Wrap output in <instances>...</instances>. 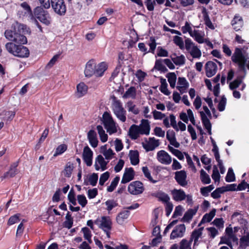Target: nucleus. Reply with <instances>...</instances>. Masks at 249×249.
Returning <instances> with one entry per match:
<instances>
[{
  "label": "nucleus",
  "mask_w": 249,
  "mask_h": 249,
  "mask_svg": "<svg viewBox=\"0 0 249 249\" xmlns=\"http://www.w3.org/2000/svg\"><path fill=\"white\" fill-rule=\"evenodd\" d=\"M110 100H111V108L114 115L121 122H125L126 112L123 107L121 101L114 95L111 96Z\"/></svg>",
  "instance_id": "nucleus-1"
},
{
  "label": "nucleus",
  "mask_w": 249,
  "mask_h": 249,
  "mask_svg": "<svg viewBox=\"0 0 249 249\" xmlns=\"http://www.w3.org/2000/svg\"><path fill=\"white\" fill-rule=\"evenodd\" d=\"M232 61L237 63L239 69L243 72H246V66L249 70V58L245 55L241 49L236 48L231 57Z\"/></svg>",
  "instance_id": "nucleus-2"
},
{
  "label": "nucleus",
  "mask_w": 249,
  "mask_h": 249,
  "mask_svg": "<svg viewBox=\"0 0 249 249\" xmlns=\"http://www.w3.org/2000/svg\"><path fill=\"white\" fill-rule=\"evenodd\" d=\"M7 51L14 55L18 57H28L30 54L28 49L22 45H17L12 42H8L5 44Z\"/></svg>",
  "instance_id": "nucleus-3"
},
{
  "label": "nucleus",
  "mask_w": 249,
  "mask_h": 249,
  "mask_svg": "<svg viewBox=\"0 0 249 249\" xmlns=\"http://www.w3.org/2000/svg\"><path fill=\"white\" fill-rule=\"evenodd\" d=\"M102 121L105 128L109 134L117 132V129L116 123L111 114L108 112H105L103 114Z\"/></svg>",
  "instance_id": "nucleus-4"
},
{
  "label": "nucleus",
  "mask_w": 249,
  "mask_h": 249,
  "mask_svg": "<svg viewBox=\"0 0 249 249\" xmlns=\"http://www.w3.org/2000/svg\"><path fill=\"white\" fill-rule=\"evenodd\" d=\"M35 16L41 22L48 25L50 23L51 18L47 11L44 10L41 6L36 7L34 10Z\"/></svg>",
  "instance_id": "nucleus-5"
},
{
  "label": "nucleus",
  "mask_w": 249,
  "mask_h": 249,
  "mask_svg": "<svg viewBox=\"0 0 249 249\" xmlns=\"http://www.w3.org/2000/svg\"><path fill=\"white\" fill-rule=\"evenodd\" d=\"M185 48L194 58H199L201 56L200 49L195 45L191 39L188 38L185 41Z\"/></svg>",
  "instance_id": "nucleus-6"
},
{
  "label": "nucleus",
  "mask_w": 249,
  "mask_h": 249,
  "mask_svg": "<svg viewBox=\"0 0 249 249\" xmlns=\"http://www.w3.org/2000/svg\"><path fill=\"white\" fill-rule=\"evenodd\" d=\"M51 4L54 12L60 16H63L66 12V6L64 0H51Z\"/></svg>",
  "instance_id": "nucleus-7"
},
{
  "label": "nucleus",
  "mask_w": 249,
  "mask_h": 249,
  "mask_svg": "<svg viewBox=\"0 0 249 249\" xmlns=\"http://www.w3.org/2000/svg\"><path fill=\"white\" fill-rule=\"evenodd\" d=\"M25 32H27L26 26L24 25H19L16 34L14 42L21 44H26L27 42V39L24 36Z\"/></svg>",
  "instance_id": "nucleus-8"
},
{
  "label": "nucleus",
  "mask_w": 249,
  "mask_h": 249,
  "mask_svg": "<svg viewBox=\"0 0 249 249\" xmlns=\"http://www.w3.org/2000/svg\"><path fill=\"white\" fill-rule=\"evenodd\" d=\"M144 190L142 183L138 181L131 182L128 187V192L132 195H137L142 194Z\"/></svg>",
  "instance_id": "nucleus-9"
},
{
  "label": "nucleus",
  "mask_w": 249,
  "mask_h": 249,
  "mask_svg": "<svg viewBox=\"0 0 249 249\" xmlns=\"http://www.w3.org/2000/svg\"><path fill=\"white\" fill-rule=\"evenodd\" d=\"M157 158L158 160L161 164L169 165L172 162V158L164 150H160L157 153Z\"/></svg>",
  "instance_id": "nucleus-10"
},
{
  "label": "nucleus",
  "mask_w": 249,
  "mask_h": 249,
  "mask_svg": "<svg viewBox=\"0 0 249 249\" xmlns=\"http://www.w3.org/2000/svg\"><path fill=\"white\" fill-rule=\"evenodd\" d=\"M186 231L184 224H180L177 226L172 231L170 234V239H175L177 238H181L183 236Z\"/></svg>",
  "instance_id": "nucleus-11"
},
{
  "label": "nucleus",
  "mask_w": 249,
  "mask_h": 249,
  "mask_svg": "<svg viewBox=\"0 0 249 249\" xmlns=\"http://www.w3.org/2000/svg\"><path fill=\"white\" fill-rule=\"evenodd\" d=\"M186 178L187 174L184 170L177 171L175 173V179L180 186L184 187L187 185Z\"/></svg>",
  "instance_id": "nucleus-12"
},
{
  "label": "nucleus",
  "mask_w": 249,
  "mask_h": 249,
  "mask_svg": "<svg viewBox=\"0 0 249 249\" xmlns=\"http://www.w3.org/2000/svg\"><path fill=\"white\" fill-rule=\"evenodd\" d=\"M203 230V228L201 227L197 230H194L192 232L190 240H189V241L190 242L191 244H192L193 241H194V246L198 245L199 244V239L202 238Z\"/></svg>",
  "instance_id": "nucleus-13"
},
{
  "label": "nucleus",
  "mask_w": 249,
  "mask_h": 249,
  "mask_svg": "<svg viewBox=\"0 0 249 249\" xmlns=\"http://www.w3.org/2000/svg\"><path fill=\"white\" fill-rule=\"evenodd\" d=\"M205 69L206 76L208 77H211L216 73L217 67L215 63L210 61L205 64Z\"/></svg>",
  "instance_id": "nucleus-14"
},
{
  "label": "nucleus",
  "mask_w": 249,
  "mask_h": 249,
  "mask_svg": "<svg viewBox=\"0 0 249 249\" xmlns=\"http://www.w3.org/2000/svg\"><path fill=\"white\" fill-rule=\"evenodd\" d=\"M18 162L16 161L12 164L8 171L5 173L4 175L0 177V181L3 180L4 178H13L18 173L17 167L18 166Z\"/></svg>",
  "instance_id": "nucleus-15"
},
{
  "label": "nucleus",
  "mask_w": 249,
  "mask_h": 249,
  "mask_svg": "<svg viewBox=\"0 0 249 249\" xmlns=\"http://www.w3.org/2000/svg\"><path fill=\"white\" fill-rule=\"evenodd\" d=\"M83 159L86 163L87 165L90 166L92 163L93 152L88 146L84 148L83 152Z\"/></svg>",
  "instance_id": "nucleus-16"
},
{
  "label": "nucleus",
  "mask_w": 249,
  "mask_h": 249,
  "mask_svg": "<svg viewBox=\"0 0 249 249\" xmlns=\"http://www.w3.org/2000/svg\"><path fill=\"white\" fill-rule=\"evenodd\" d=\"M96 65V63L93 60H90L87 63L84 71L86 77H90L94 75Z\"/></svg>",
  "instance_id": "nucleus-17"
},
{
  "label": "nucleus",
  "mask_w": 249,
  "mask_h": 249,
  "mask_svg": "<svg viewBox=\"0 0 249 249\" xmlns=\"http://www.w3.org/2000/svg\"><path fill=\"white\" fill-rule=\"evenodd\" d=\"M107 162L106 161L103 157L99 155L95 159V168L96 170H99L101 168L102 171H104L107 169Z\"/></svg>",
  "instance_id": "nucleus-18"
},
{
  "label": "nucleus",
  "mask_w": 249,
  "mask_h": 249,
  "mask_svg": "<svg viewBox=\"0 0 249 249\" xmlns=\"http://www.w3.org/2000/svg\"><path fill=\"white\" fill-rule=\"evenodd\" d=\"M134 172L132 168H126L123 176L121 183H126L134 178Z\"/></svg>",
  "instance_id": "nucleus-19"
},
{
  "label": "nucleus",
  "mask_w": 249,
  "mask_h": 249,
  "mask_svg": "<svg viewBox=\"0 0 249 249\" xmlns=\"http://www.w3.org/2000/svg\"><path fill=\"white\" fill-rule=\"evenodd\" d=\"M173 198L176 201H181L186 198L185 192L181 189H174L171 192Z\"/></svg>",
  "instance_id": "nucleus-20"
},
{
  "label": "nucleus",
  "mask_w": 249,
  "mask_h": 249,
  "mask_svg": "<svg viewBox=\"0 0 249 249\" xmlns=\"http://www.w3.org/2000/svg\"><path fill=\"white\" fill-rule=\"evenodd\" d=\"M112 222L110 218L107 216H102L101 217V222L100 223L99 228L103 231H107L111 230Z\"/></svg>",
  "instance_id": "nucleus-21"
},
{
  "label": "nucleus",
  "mask_w": 249,
  "mask_h": 249,
  "mask_svg": "<svg viewBox=\"0 0 249 249\" xmlns=\"http://www.w3.org/2000/svg\"><path fill=\"white\" fill-rule=\"evenodd\" d=\"M190 242L186 239H182L179 243V246L175 244L171 246L170 249H191Z\"/></svg>",
  "instance_id": "nucleus-22"
},
{
  "label": "nucleus",
  "mask_w": 249,
  "mask_h": 249,
  "mask_svg": "<svg viewBox=\"0 0 249 249\" xmlns=\"http://www.w3.org/2000/svg\"><path fill=\"white\" fill-rule=\"evenodd\" d=\"M88 138L89 143L92 147L95 148L98 145V141L97 134L93 130H90L88 133Z\"/></svg>",
  "instance_id": "nucleus-23"
},
{
  "label": "nucleus",
  "mask_w": 249,
  "mask_h": 249,
  "mask_svg": "<svg viewBox=\"0 0 249 249\" xmlns=\"http://www.w3.org/2000/svg\"><path fill=\"white\" fill-rule=\"evenodd\" d=\"M138 126H140L142 135L145 134L148 135L149 134L150 126L148 120L142 119L141 124Z\"/></svg>",
  "instance_id": "nucleus-24"
},
{
  "label": "nucleus",
  "mask_w": 249,
  "mask_h": 249,
  "mask_svg": "<svg viewBox=\"0 0 249 249\" xmlns=\"http://www.w3.org/2000/svg\"><path fill=\"white\" fill-rule=\"evenodd\" d=\"M128 133L131 139L134 140L137 139L140 134H141L140 126L136 124L132 125L129 129Z\"/></svg>",
  "instance_id": "nucleus-25"
},
{
  "label": "nucleus",
  "mask_w": 249,
  "mask_h": 249,
  "mask_svg": "<svg viewBox=\"0 0 249 249\" xmlns=\"http://www.w3.org/2000/svg\"><path fill=\"white\" fill-rule=\"evenodd\" d=\"M200 114L202 123L205 128L207 130L209 135L212 134L211 127L212 125L209 118L203 111H200Z\"/></svg>",
  "instance_id": "nucleus-26"
},
{
  "label": "nucleus",
  "mask_w": 249,
  "mask_h": 249,
  "mask_svg": "<svg viewBox=\"0 0 249 249\" xmlns=\"http://www.w3.org/2000/svg\"><path fill=\"white\" fill-rule=\"evenodd\" d=\"M231 25L233 29L238 31L243 26V20L241 17L236 16L231 21Z\"/></svg>",
  "instance_id": "nucleus-27"
},
{
  "label": "nucleus",
  "mask_w": 249,
  "mask_h": 249,
  "mask_svg": "<svg viewBox=\"0 0 249 249\" xmlns=\"http://www.w3.org/2000/svg\"><path fill=\"white\" fill-rule=\"evenodd\" d=\"M130 212L128 210H124L119 213L116 217L117 222L120 225H123L128 218Z\"/></svg>",
  "instance_id": "nucleus-28"
},
{
  "label": "nucleus",
  "mask_w": 249,
  "mask_h": 249,
  "mask_svg": "<svg viewBox=\"0 0 249 249\" xmlns=\"http://www.w3.org/2000/svg\"><path fill=\"white\" fill-rule=\"evenodd\" d=\"M170 57L174 63L177 66L183 65L185 63V57L183 54L177 56L176 53H173L170 56Z\"/></svg>",
  "instance_id": "nucleus-29"
},
{
  "label": "nucleus",
  "mask_w": 249,
  "mask_h": 249,
  "mask_svg": "<svg viewBox=\"0 0 249 249\" xmlns=\"http://www.w3.org/2000/svg\"><path fill=\"white\" fill-rule=\"evenodd\" d=\"M107 69V65L105 62H101L96 65L94 75L96 77L102 76Z\"/></svg>",
  "instance_id": "nucleus-30"
},
{
  "label": "nucleus",
  "mask_w": 249,
  "mask_h": 249,
  "mask_svg": "<svg viewBox=\"0 0 249 249\" xmlns=\"http://www.w3.org/2000/svg\"><path fill=\"white\" fill-rule=\"evenodd\" d=\"M202 13L203 15V18L205 22V25L211 29H214V26L211 22V20L209 18L207 10L206 8L203 7L202 8Z\"/></svg>",
  "instance_id": "nucleus-31"
},
{
  "label": "nucleus",
  "mask_w": 249,
  "mask_h": 249,
  "mask_svg": "<svg viewBox=\"0 0 249 249\" xmlns=\"http://www.w3.org/2000/svg\"><path fill=\"white\" fill-rule=\"evenodd\" d=\"M87 91L88 87L84 83H80L77 86V91L75 95L76 97L80 98L85 95Z\"/></svg>",
  "instance_id": "nucleus-32"
},
{
  "label": "nucleus",
  "mask_w": 249,
  "mask_h": 249,
  "mask_svg": "<svg viewBox=\"0 0 249 249\" xmlns=\"http://www.w3.org/2000/svg\"><path fill=\"white\" fill-rule=\"evenodd\" d=\"M188 83L184 77L178 78L177 89L181 93L184 92L185 89L188 87Z\"/></svg>",
  "instance_id": "nucleus-33"
},
{
  "label": "nucleus",
  "mask_w": 249,
  "mask_h": 249,
  "mask_svg": "<svg viewBox=\"0 0 249 249\" xmlns=\"http://www.w3.org/2000/svg\"><path fill=\"white\" fill-rule=\"evenodd\" d=\"M216 210L215 209H213L209 213H206L201 219L200 223L198 224V226H200L202 224L205 223V222H210L213 218L215 214Z\"/></svg>",
  "instance_id": "nucleus-34"
},
{
  "label": "nucleus",
  "mask_w": 249,
  "mask_h": 249,
  "mask_svg": "<svg viewBox=\"0 0 249 249\" xmlns=\"http://www.w3.org/2000/svg\"><path fill=\"white\" fill-rule=\"evenodd\" d=\"M129 156L132 165H136L139 163V153L137 150H130L129 151Z\"/></svg>",
  "instance_id": "nucleus-35"
},
{
  "label": "nucleus",
  "mask_w": 249,
  "mask_h": 249,
  "mask_svg": "<svg viewBox=\"0 0 249 249\" xmlns=\"http://www.w3.org/2000/svg\"><path fill=\"white\" fill-rule=\"evenodd\" d=\"M198 209V206L194 209H190L188 210L184 214L183 219L184 221H188L190 220L193 217V216L196 214L197 212Z\"/></svg>",
  "instance_id": "nucleus-36"
},
{
  "label": "nucleus",
  "mask_w": 249,
  "mask_h": 249,
  "mask_svg": "<svg viewBox=\"0 0 249 249\" xmlns=\"http://www.w3.org/2000/svg\"><path fill=\"white\" fill-rule=\"evenodd\" d=\"M136 89L134 87H130L127 91L123 95V97L124 98H131L135 99L136 97Z\"/></svg>",
  "instance_id": "nucleus-37"
},
{
  "label": "nucleus",
  "mask_w": 249,
  "mask_h": 249,
  "mask_svg": "<svg viewBox=\"0 0 249 249\" xmlns=\"http://www.w3.org/2000/svg\"><path fill=\"white\" fill-rule=\"evenodd\" d=\"M97 130L99 135L100 140L103 142H106L107 140V135L105 133V130L103 129L101 125L97 126Z\"/></svg>",
  "instance_id": "nucleus-38"
},
{
  "label": "nucleus",
  "mask_w": 249,
  "mask_h": 249,
  "mask_svg": "<svg viewBox=\"0 0 249 249\" xmlns=\"http://www.w3.org/2000/svg\"><path fill=\"white\" fill-rule=\"evenodd\" d=\"M190 36L199 43H202L204 42L203 36L198 31L194 30Z\"/></svg>",
  "instance_id": "nucleus-39"
},
{
  "label": "nucleus",
  "mask_w": 249,
  "mask_h": 249,
  "mask_svg": "<svg viewBox=\"0 0 249 249\" xmlns=\"http://www.w3.org/2000/svg\"><path fill=\"white\" fill-rule=\"evenodd\" d=\"M73 169V164L71 162H68L64 168V174L65 177L67 178H70L72 173V171Z\"/></svg>",
  "instance_id": "nucleus-40"
},
{
  "label": "nucleus",
  "mask_w": 249,
  "mask_h": 249,
  "mask_svg": "<svg viewBox=\"0 0 249 249\" xmlns=\"http://www.w3.org/2000/svg\"><path fill=\"white\" fill-rule=\"evenodd\" d=\"M166 77L168 78L171 87L175 88L177 80L176 74L174 72H169L167 74Z\"/></svg>",
  "instance_id": "nucleus-41"
},
{
  "label": "nucleus",
  "mask_w": 249,
  "mask_h": 249,
  "mask_svg": "<svg viewBox=\"0 0 249 249\" xmlns=\"http://www.w3.org/2000/svg\"><path fill=\"white\" fill-rule=\"evenodd\" d=\"M163 59H158L155 62L154 69L162 71H167V69L165 66L163 64Z\"/></svg>",
  "instance_id": "nucleus-42"
},
{
  "label": "nucleus",
  "mask_w": 249,
  "mask_h": 249,
  "mask_svg": "<svg viewBox=\"0 0 249 249\" xmlns=\"http://www.w3.org/2000/svg\"><path fill=\"white\" fill-rule=\"evenodd\" d=\"M17 31V30L16 28L14 30H6L4 33L5 37L9 40L14 42Z\"/></svg>",
  "instance_id": "nucleus-43"
},
{
  "label": "nucleus",
  "mask_w": 249,
  "mask_h": 249,
  "mask_svg": "<svg viewBox=\"0 0 249 249\" xmlns=\"http://www.w3.org/2000/svg\"><path fill=\"white\" fill-rule=\"evenodd\" d=\"M126 106L129 112H131L134 114H138L139 113V109L136 107L135 105L131 101H128L126 103Z\"/></svg>",
  "instance_id": "nucleus-44"
},
{
  "label": "nucleus",
  "mask_w": 249,
  "mask_h": 249,
  "mask_svg": "<svg viewBox=\"0 0 249 249\" xmlns=\"http://www.w3.org/2000/svg\"><path fill=\"white\" fill-rule=\"evenodd\" d=\"M200 179L204 184H209L211 181L209 176L203 169H201L200 171Z\"/></svg>",
  "instance_id": "nucleus-45"
},
{
  "label": "nucleus",
  "mask_w": 249,
  "mask_h": 249,
  "mask_svg": "<svg viewBox=\"0 0 249 249\" xmlns=\"http://www.w3.org/2000/svg\"><path fill=\"white\" fill-rule=\"evenodd\" d=\"M82 231L83 232L85 239L87 240L89 243H91L92 242L91 234L89 229L87 227H84L82 229Z\"/></svg>",
  "instance_id": "nucleus-46"
},
{
  "label": "nucleus",
  "mask_w": 249,
  "mask_h": 249,
  "mask_svg": "<svg viewBox=\"0 0 249 249\" xmlns=\"http://www.w3.org/2000/svg\"><path fill=\"white\" fill-rule=\"evenodd\" d=\"M119 180L120 178L119 177H116L111 181L110 185L107 187V191L108 192H112L117 186Z\"/></svg>",
  "instance_id": "nucleus-47"
},
{
  "label": "nucleus",
  "mask_w": 249,
  "mask_h": 249,
  "mask_svg": "<svg viewBox=\"0 0 249 249\" xmlns=\"http://www.w3.org/2000/svg\"><path fill=\"white\" fill-rule=\"evenodd\" d=\"M249 246V233L244 235L240 239V246L246 248Z\"/></svg>",
  "instance_id": "nucleus-48"
},
{
  "label": "nucleus",
  "mask_w": 249,
  "mask_h": 249,
  "mask_svg": "<svg viewBox=\"0 0 249 249\" xmlns=\"http://www.w3.org/2000/svg\"><path fill=\"white\" fill-rule=\"evenodd\" d=\"M212 178L215 181V182H219L220 176L216 165H214L213 167V174L212 175Z\"/></svg>",
  "instance_id": "nucleus-49"
},
{
  "label": "nucleus",
  "mask_w": 249,
  "mask_h": 249,
  "mask_svg": "<svg viewBox=\"0 0 249 249\" xmlns=\"http://www.w3.org/2000/svg\"><path fill=\"white\" fill-rule=\"evenodd\" d=\"M225 179L227 182H232L235 180L234 174L231 168L229 169Z\"/></svg>",
  "instance_id": "nucleus-50"
},
{
  "label": "nucleus",
  "mask_w": 249,
  "mask_h": 249,
  "mask_svg": "<svg viewBox=\"0 0 249 249\" xmlns=\"http://www.w3.org/2000/svg\"><path fill=\"white\" fill-rule=\"evenodd\" d=\"M213 189H214L213 185H210L207 187H202L200 189V192L203 196H207L208 195L209 193H210Z\"/></svg>",
  "instance_id": "nucleus-51"
},
{
  "label": "nucleus",
  "mask_w": 249,
  "mask_h": 249,
  "mask_svg": "<svg viewBox=\"0 0 249 249\" xmlns=\"http://www.w3.org/2000/svg\"><path fill=\"white\" fill-rule=\"evenodd\" d=\"M105 204L107 206V209L108 212L118 205L117 202L114 200H108L105 202Z\"/></svg>",
  "instance_id": "nucleus-52"
},
{
  "label": "nucleus",
  "mask_w": 249,
  "mask_h": 249,
  "mask_svg": "<svg viewBox=\"0 0 249 249\" xmlns=\"http://www.w3.org/2000/svg\"><path fill=\"white\" fill-rule=\"evenodd\" d=\"M19 216L20 214L19 213H17L13 216H11L8 221L7 224L8 225H12L15 223H17L19 221Z\"/></svg>",
  "instance_id": "nucleus-53"
},
{
  "label": "nucleus",
  "mask_w": 249,
  "mask_h": 249,
  "mask_svg": "<svg viewBox=\"0 0 249 249\" xmlns=\"http://www.w3.org/2000/svg\"><path fill=\"white\" fill-rule=\"evenodd\" d=\"M173 41L174 43L178 46L180 49H182L184 48V42L182 38L179 36H175L174 37Z\"/></svg>",
  "instance_id": "nucleus-54"
},
{
  "label": "nucleus",
  "mask_w": 249,
  "mask_h": 249,
  "mask_svg": "<svg viewBox=\"0 0 249 249\" xmlns=\"http://www.w3.org/2000/svg\"><path fill=\"white\" fill-rule=\"evenodd\" d=\"M142 171L145 177L147 178L149 181L153 183H155L156 182L155 180H153L152 176H151L150 172L147 167H143L142 168Z\"/></svg>",
  "instance_id": "nucleus-55"
},
{
  "label": "nucleus",
  "mask_w": 249,
  "mask_h": 249,
  "mask_svg": "<svg viewBox=\"0 0 249 249\" xmlns=\"http://www.w3.org/2000/svg\"><path fill=\"white\" fill-rule=\"evenodd\" d=\"M225 192V190L222 187L216 189L212 194L211 196L213 198H218L220 197L221 194Z\"/></svg>",
  "instance_id": "nucleus-56"
},
{
  "label": "nucleus",
  "mask_w": 249,
  "mask_h": 249,
  "mask_svg": "<svg viewBox=\"0 0 249 249\" xmlns=\"http://www.w3.org/2000/svg\"><path fill=\"white\" fill-rule=\"evenodd\" d=\"M102 153L107 160H110L112 159L113 156L115 154L113 150L110 148L108 150H105L102 152Z\"/></svg>",
  "instance_id": "nucleus-57"
},
{
  "label": "nucleus",
  "mask_w": 249,
  "mask_h": 249,
  "mask_svg": "<svg viewBox=\"0 0 249 249\" xmlns=\"http://www.w3.org/2000/svg\"><path fill=\"white\" fill-rule=\"evenodd\" d=\"M67 146L66 144H61L59 145L56 149L55 153L54 156L60 155L64 153L67 149Z\"/></svg>",
  "instance_id": "nucleus-58"
},
{
  "label": "nucleus",
  "mask_w": 249,
  "mask_h": 249,
  "mask_svg": "<svg viewBox=\"0 0 249 249\" xmlns=\"http://www.w3.org/2000/svg\"><path fill=\"white\" fill-rule=\"evenodd\" d=\"M242 83L241 78H237L230 84L229 87L231 90H233L239 87Z\"/></svg>",
  "instance_id": "nucleus-59"
},
{
  "label": "nucleus",
  "mask_w": 249,
  "mask_h": 249,
  "mask_svg": "<svg viewBox=\"0 0 249 249\" xmlns=\"http://www.w3.org/2000/svg\"><path fill=\"white\" fill-rule=\"evenodd\" d=\"M98 178V175L96 173H93L89 177V180L90 184L93 186L96 185Z\"/></svg>",
  "instance_id": "nucleus-60"
},
{
  "label": "nucleus",
  "mask_w": 249,
  "mask_h": 249,
  "mask_svg": "<svg viewBox=\"0 0 249 249\" xmlns=\"http://www.w3.org/2000/svg\"><path fill=\"white\" fill-rule=\"evenodd\" d=\"M77 200L78 203L83 207H85L87 204V200L84 195H78Z\"/></svg>",
  "instance_id": "nucleus-61"
},
{
  "label": "nucleus",
  "mask_w": 249,
  "mask_h": 249,
  "mask_svg": "<svg viewBox=\"0 0 249 249\" xmlns=\"http://www.w3.org/2000/svg\"><path fill=\"white\" fill-rule=\"evenodd\" d=\"M109 177V173L108 172H106L101 175L99 179V184L100 185H103L105 182L108 179Z\"/></svg>",
  "instance_id": "nucleus-62"
},
{
  "label": "nucleus",
  "mask_w": 249,
  "mask_h": 249,
  "mask_svg": "<svg viewBox=\"0 0 249 249\" xmlns=\"http://www.w3.org/2000/svg\"><path fill=\"white\" fill-rule=\"evenodd\" d=\"M226 100V97L223 96L218 105V109L220 111H222L225 109Z\"/></svg>",
  "instance_id": "nucleus-63"
},
{
  "label": "nucleus",
  "mask_w": 249,
  "mask_h": 249,
  "mask_svg": "<svg viewBox=\"0 0 249 249\" xmlns=\"http://www.w3.org/2000/svg\"><path fill=\"white\" fill-rule=\"evenodd\" d=\"M68 199L70 202L73 205H76V200L75 198V194L72 190H71L68 194Z\"/></svg>",
  "instance_id": "nucleus-64"
}]
</instances>
